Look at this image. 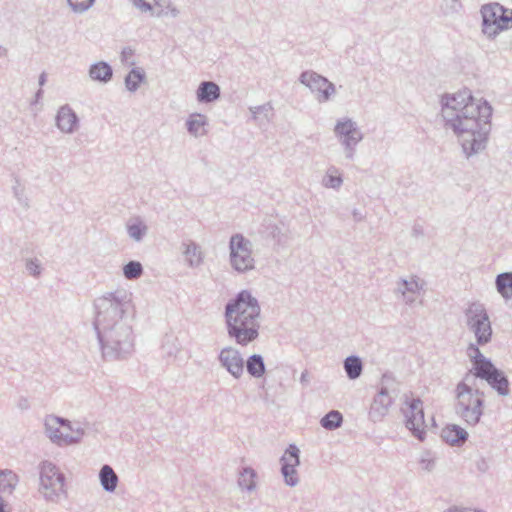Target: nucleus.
I'll use <instances>...</instances> for the list:
<instances>
[{
  "mask_svg": "<svg viewBox=\"0 0 512 512\" xmlns=\"http://www.w3.org/2000/svg\"><path fill=\"white\" fill-rule=\"evenodd\" d=\"M188 129L195 135L203 134L205 131V118L202 115H193L188 121Z\"/></svg>",
  "mask_w": 512,
  "mask_h": 512,
  "instance_id": "nucleus-26",
  "label": "nucleus"
},
{
  "mask_svg": "<svg viewBox=\"0 0 512 512\" xmlns=\"http://www.w3.org/2000/svg\"><path fill=\"white\" fill-rule=\"evenodd\" d=\"M301 82L313 91L323 92L325 99L328 98L330 91H333L332 85L315 72L307 71L302 73Z\"/></svg>",
  "mask_w": 512,
  "mask_h": 512,
  "instance_id": "nucleus-13",
  "label": "nucleus"
},
{
  "mask_svg": "<svg viewBox=\"0 0 512 512\" xmlns=\"http://www.w3.org/2000/svg\"><path fill=\"white\" fill-rule=\"evenodd\" d=\"M45 426L48 437L58 445L76 443L83 435L79 428H74L69 421L57 416H48Z\"/></svg>",
  "mask_w": 512,
  "mask_h": 512,
  "instance_id": "nucleus-6",
  "label": "nucleus"
},
{
  "mask_svg": "<svg viewBox=\"0 0 512 512\" xmlns=\"http://www.w3.org/2000/svg\"><path fill=\"white\" fill-rule=\"evenodd\" d=\"M342 179L339 175L328 174L324 179L326 187L337 188L341 185Z\"/></svg>",
  "mask_w": 512,
  "mask_h": 512,
  "instance_id": "nucleus-30",
  "label": "nucleus"
},
{
  "mask_svg": "<svg viewBox=\"0 0 512 512\" xmlns=\"http://www.w3.org/2000/svg\"><path fill=\"white\" fill-rule=\"evenodd\" d=\"M230 260L238 271H246L253 267L249 242L240 234L232 236L230 240Z\"/></svg>",
  "mask_w": 512,
  "mask_h": 512,
  "instance_id": "nucleus-9",
  "label": "nucleus"
},
{
  "mask_svg": "<svg viewBox=\"0 0 512 512\" xmlns=\"http://www.w3.org/2000/svg\"><path fill=\"white\" fill-rule=\"evenodd\" d=\"M441 114L467 156L486 148L492 118L487 101L473 97L469 91H459L443 98Z\"/></svg>",
  "mask_w": 512,
  "mask_h": 512,
  "instance_id": "nucleus-1",
  "label": "nucleus"
},
{
  "mask_svg": "<svg viewBox=\"0 0 512 512\" xmlns=\"http://www.w3.org/2000/svg\"><path fill=\"white\" fill-rule=\"evenodd\" d=\"M335 133L347 145L360 139L357 128L349 119L339 121L335 126Z\"/></svg>",
  "mask_w": 512,
  "mask_h": 512,
  "instance_id": "nucleus-14",
  "label": "nucleus"
},
{
  "mask_svg": "<svg viewBox=\"0 0 512 512\" xmlns=\"http://www.w3.org/2000/svg\"><path fill=\"white\" fill-rule=\"evenodd\" d=\"M90 76L94 80H100L105 82L110 80V78L112 77V69L108 64L104 62H99L91 67Z\"/></svg>",
  "mask_w": 512,
  "mask_h": 512,
  "instance_id": "nucleus-19",
  "label": "nucleus"
},
{
  "mask_svg": "<svg viewBox=\"0 0 512 512\" xmlns=\"http://www.w3.org/2000/svg\"><path fill=\"white\" fill-rule=\"evenodd\" d=\"M260 307L248 292L242 291L226 307L228 333L240 345H246L258 336Z\"/></svg>",
  "mask_w": 512,
  "mask_h": 512,
  "instance_id": "nucleus-2",
  "label": "nucleus"
},
{
  "mask_svg": "<svg viewBox=\"0 0 512 512\" xmlns=\"http://www.w3.org/2000/svg\"><path fill=\"white\" fill-rule=\"evenodd\" d=\"M220 90L214 82H203L197 90V98L201 102H212L218 99Z\"/></svg>",
  "mask_w": 512,
  "mask_h": 512,
  "instance_id": "nucleus-16",
  "label": "nucleus"
},
{
  "mask_svg": "<svg viewBox=\"0 0 512 512\" xmlns=\"http://www.w3.org/2000/svg\"><path fill=\"white\" fill-rule=\"evenodd\" d=\"M403 412L408 429L418 439L423 440L428 424L425 420L422 401L418 398H407Z\"/></svg>",
  "mask_w": 512,
  "mask_h": 512,
  "instance_id": "nucleus-7",
  "label": "nucleus"
},
{
  "mask_svg": "<svg viewBox=\"0 0 512 512\" xmlns=\"http://www.w3.org/2000/svg\"><path fill=\"white\" fill-rule=\"evenodd\" d=\"M345 370L351 379H355L360 376L362 371L361 361L357 357H348L345 360Z\"/></svg>",
  "mask_w": 512,
  "mask_h": 512,
  "instance_id": "nucleus-23",
  "label": "nucleus"
},
{
  "mask_svg": "<svg viewBox=\"0 0 512 512\" xmlns=\"http://www.w3.org/2000/svg\"><path fill=\"white\" fill-rule=\"evenodd\" d=\"M0 512H5L2 504H0Z\"/></svg>",
  "mask_w": 512,
  "mask_h": 512,
  "instance_id": "nucleus-36",
  "label": "nucleus"
},
{
  "mask_svg": "<svg viewBox=\"0 0 512 512\" xmlns=\"http://www.w3.org/2000/svg\"><path fill=\"white\" fill-rule=\"evenodd\" d=\"M144 231H145V227L142 226L141 224L130 225L128 227V232H129L130 236L135 238L136 240H139L141 238Z\"/></svg>",
  "mask_w": 512,
  "mask_h": 512,
  "instance_id": "nucleus-31",
  "label": "nucleus"
},
{
  "mask_svg": "<svg viewBox=\"0 0 512 512\" xmlns=\"http://www.w3.org/2000/svg\"><path fill=\"white\" fill-rule=\"evenodd\" d=\"M248 372L255 376L260 377L264 373V364L260 356L253 355L247 362Z\"/></svg>",
  "mask_w": 512,
  "mask_h": 512,
  "instance_id": "nucleus-24",
  "label": "nucleus"
},
{
  "mask_svg": "<svg viewBox=\"0 0 512 512\" xmlns=\"http://www.w3.org/2000/svg\"><path fill=\"white\" fill-rule=\"evenodd\" d=\"M17 483V476L10 470H0V489H11Z\"/></svg>",
  "mask_w": 512,
  "mask_h": 512,
  "instance_id": "nucleus-27",
  "label": "nucleus"
},
{
  "mask_svg": "<svg viewBox=\"0 0 512 512\" xmlns=\"http://www.w3.org/2000/svg\"><path fill=\"white\" fill-rule=\"evenodd\" d=\"M142 274V266L139 262L131 261L124 266V275L128 279L138 278Z\"/></svg>",
  "mask_w": 512,
  "mask_h": 512,
  "instance_id": "nucleus-28",
  "label": "nucleus"
},
{
  "mask_svg": "<svg viewBox=\"0 0 512 512\" xmlns=\"http://www.w3.org/2000/svg\"><path fill=\"white\" fill-rule=\"evenodd\" d=\"M41 491L50 500L60 498L65 494L64 477L52 465H44L41 470Z\"/></svg>",
  "mask_w": 512,
  "mask_h": 512,
  "instance_id": "nucleus-8",
  "label": "nucleus"
},
{
  "mask_svg": "<svg viewBox=\"0 0 512 512\" xmlns=\"http://www.w3.org/2000/svg\"><path fill=\"white\" fill-rule=\"evenodd\" d=\"M469 356L472 359L471 372L479 378L485 379L501 395L509 392V383L503 374L488 361L475 346L469 347Z\"/></svg>",
  "mask_w": 512,
  "mask_h": 512,
  "instance_id": "nucleus-4",
  "label": "nucleus"
},
{
  "mask_svg": "<svg viewBox=\"0 0 512 512\" xmlns=\"http://www.w3.org/2000/svg\"><path fill=\"white\" fill-rule=\"evenodd\" d=\"M469 325L474 331L478 343H487L491 337V326L483 307L472 304L468 309Z\"/></svg>",
  "mask_w": 512,
  "mask_h": 512,
  "instance_id": "nucleus-10",
  "label": "nucleus"
},
{
  "mask_svg": "<svg viewBox=\"0 0 512 512\" xmlns=\"http://www.w3.org/2000/svg\"><path fill=\"white\" fill-rule=\"evenodd\" d=\"M499 293L506 299L512 298V273H504L497 277Z\"/></svg>",
  "mask_w": 512,
  "mask_h": 512,
  "instance_id": "nucleus-20",
  "label": "nucleus"
},
{
  "mask_svg": "<svg viewBox=\"0 0 512 512\" xmlns=\"http://www.w3.org/2000/svg\"><path fill=\"white\" fill-rule=\"evenodd\" d=\"M192 253H193L194 256L196 255V248L195 247H193Z\"/></svg>",
  "mask_w": 512,
  "mask_h": 512,
  "instance_id": "nucleus-34",
  "label": "nucleus"
},
{
  "mask_svg": "<svg viewBox=\"0 0 512 512\" xmlns=\"http://www.w3.org/2000/svg\"><path fill=\"white\" fill-rule=\"evenodd\" d=\"M166 0H133V3L142 11H153L160 13Z\"/></svg>",
  "mask_w": 512,
  "mask_h": 512,
  "instance_id": "nucleus-21",
  "label": "nucleus"
},
{
  "mask_svg": "<svg viewBox=\"0 0 512 512\" xmlns=\"http://www.w3.org/2000/svg\"><path fill=\"white\" fill-rule=\"evenodd\" d=\"M222 365L235 377H239L243 373V360L240 353L232 348H224L219 355Z\"/></svg>",
  "mask_w": 512,
  "mask_h": 512,
  "instance_id": "nucleus-12",
  "label": "nucleus"
},
{
  "mask_svg": "<svg viewBox=\"0 0 512 512\" xmlns=\"http://www.w3.org/2000/svg\"><path fill=\"white\" fill-rule=\"evenodd\" d=\"M456 408L469 424H477L483 412V394L466 377L456 388Z\"/></svg>",
  "mask_w": 512,
  "mask_h": 512,
  "instance_id": "nucleus-3",
  "label": "nucleus"
},
{
  "mask_svg": "<svg viewBox=\"0 0 512 512\" xmlns=\"http://www.w3.org/2000/svg\"><path fill=\"white\" fill-rule=\"evenodd\" d=\"M342 423V415L338 411L329 412L324 418L321 420V424L326 429H335L338 428Z\"/></svg>",
  "mask_w": 512,
  "mask_h": 512,
  "instance_id": "nucleus-25",
  "label": "nucleus"
},
{
  "mask_svg": "<svg viewBox=\"0 0 512 512\" xmlns=\"http://www.w3.org/2000/svg\"><path fill=\"white\" fill-rule=\"evenodd\" d=\"M99 478L102 487L109 492H113L118 484V477L114 470L108 466L104 465L99 473Z\"/></svg>",
  "mask_w": 512,
  "mask_h": 512,
  "instance_id": "nucleus-18",
  "label": "nucleus"
},
{
  "mask_svg": "<svg viewBox=\"0 0 512 512\" xmlns=\"http://www.w3.org/2000/svg\"><path fill=\"white\" fill-rule=\"evenodd\" d=\"M57 126L63 132L70 133L77 126V117L68 107H62L57 114Z\"/></svg>",
  "mask_w": 512,
  "mask_h": 512,
  "instance_id": "nucleus-15",
  "label": "nucleus"
},
{
  "mask_svg": "<svg viewBox=\"0 0 512 512\" xmlns=\"http://www.w3.org/2000/svg\"><path fill=\"white\" fill-rule=\"evenodd\" d=\"M298 449L294 445H290L282 457V473L288 484L294 485L297 481L296 467L299 465Z\"/></svg>",
  "mask_w": 512,
  "mask_h": 512,
  "instance_id": "nucleus-11",
  "label": "nucleus"
},
{
  "mask_svg": "<svg viewBox=\"0 0 512 512\" xmlns=\"http://www.w3.org/2000/svg\"><path fill=\"white\" fill-rule=\"evenodd\" d=\"M245 485H246V487H248V488H251V487H252V483H246Z\"/></svg>",
  "mask_w": 512,
  "mask_h": 512,
  "instance_id": "nucleus-35",
  "label": "nucleus"
},
{
  "mask_svg": "<svg viewBox=\"0 0 512 512\" xmlns=\"http://www.w3.org/2000/svg\"><path fill=\"white\" fill-rule=\"evenodd\" d=\"M253 477H254V472L252 470L245 469L244 472L241 475V483H243L246 478H251L252 479Z\"/></svg>",
  "mask_w": 512,
  "mask_h": 512,
  "instance_id": "nucleus-32",
  "label": "nucleus"
},
{
  "mask_svg": "<svg viewBox=\"0 0 512 512\" xmlns=\"http://www.w3.org/2000/svg\"><path fill=\"white\" fill-rule=\"evenodd\" d=\"M71 7L76 11H82L89 8L94 0H68Z\"/></svg>",
  "mask_w": 512,
  "mask_h": 512,
  "instance_id": "nucleus-29",
  "label": "nucleus"
},
{
  "mask_svg": "<svg viewBox=\"0 0 512 512\" xmlns=\"http://www.w3.org/2000/svg\"><path fill=\"white\" fill-rule=\"evenodd\" d=\"M145 75L140 69H133L129 72L125 79L126 87L130 91L136 90L139 85L144 81Z\"/></svg>",
  "mask_w": 512,
  "mask_h": 512,
  "instance_id": "nucleus-22",
  "label": "nucleus"
},
{
  "mask_svg": "<svg viewBox=\"0 0 512 512\" xmlns=\"http://www.w3.org/2000/svg\"><path fill=\"white\" fill-rule=\"evenodd\" d=\"M466 437L467 432L457 425H448L442 430V438L452 445L464 442Z\"/></svg>",
  "mask_w": 512,
  "mask_h": 512,
  "instance_id": "nucleus-17",
  "label": "nucleus"
},
{
  "mask_svg": "<svg viewBox=\"0 0 512 512\" xmlns=\"http://www.w3.org/2000/svg\"><path fill=\"white\" fill-rule=\"evenodd\" d=\"M482 32L494 38L501 32L512 28V10L499 3L485 4L481 8Z\"/></svg>",
  "mask_w": 512,
  "mask_h": 512,
  "instance_id": "nucleus-5",
  "label": "nucleus"
},
{
  "mask_svg": "<svg viewBox=\"0 0 512 512\" xmlns=\"http://www.w3.org/2000/svg\"><path fill=\"white\" fill-rule=\"evenodd\" d=\"M29 269H30V270H33V273H34V274L39 273V272L37 271V266H36V265H34L33 263H30V265H29Z\"/></svg>",
  "mask_w": 512,
  "mask_h": 512,
  "instance_id": "nucleus-33",
  "label": "nucleus"
}]
</instances>
